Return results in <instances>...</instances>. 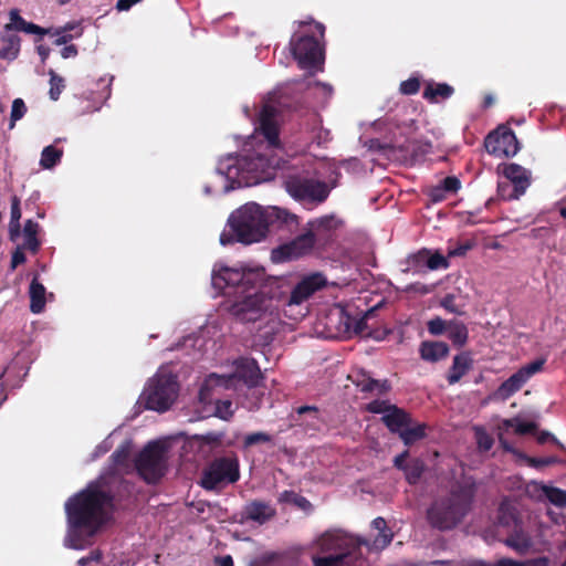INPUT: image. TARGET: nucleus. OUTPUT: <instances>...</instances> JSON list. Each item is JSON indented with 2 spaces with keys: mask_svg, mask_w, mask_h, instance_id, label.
Listing matches in <instances>:
<instances>
[{
  "mask_svg": "<svg viewBox=\"0 0 566 566\" xmlns=\"http://www.w3.org/2000/svg\"><path fill=\"white\" fill-rule=\"evenodd\" d=\"M279 502L294 504L295 506L304 511L312 509L311 502L305 496L300 495L292 490L283 491L279 496Z\"/></svg>",
  "mask_w": 566,
  "mask_h": 566,
  "instance_id": "nucleus-37",
  "label": "nucleus"
},
{
  "mask_svg": "<svg viewBox=\"0 0 566 566\" xmlns=\"http://www.w3.org/2000/svg\"><path fill=\"white\" fill-rule=\"evenodd\" d=\"M525 379L520 375L518 371L514 373L510 376L505 381H503L496 390L497 396L505 400L518 391L525 384Z\"/></svg>",
  "mask_w": 566,
  "mask_h": 566,
  "instance_id": "nucleus-28",
  "label": "nucleus"
},
{
  "mask_svg": "<svg viewBox=\"0 0 566 566\" xmlns=\"http://www.w3.org/2000/svg\"><path fill=\"white\" fill-rule=\"evenodd\" d=\"M233 415L232 402L230 400H218L216 403V416L223 420H229Z\"/></svg>",
  "mask_w": 566,
  "mask_h": 566,
  "instance_id": "nucleus-51",
  "label": "nucleus"
},
{
  "mask_svg": "<svg viewBox=\"0 0 566 566\" xmlns=\"http://www.w3.org/2000/svg\"><path fill=\"white\" fill-rule=\"evenodd\" d=\"M101 558H102V554L99 552H91V554L88 556L80 558L77 564L80 566H86L92 560L99 562Z\"/></svg>",
  "mask_w": 566,
  "mask_h": 566,
  "instance_id": "nucleus-63",
  "label": "nucleus"
},
{
  "mask_svg": "<svg viewBox=\"0 0 566 566\" xmlns=\"http://www.w3.org/2000/svg\"><path fill=\"white\" fill-rule=\"evenodd\" d=\"M276 514L269 503L260 500H253L244 506L242 511V521H253L260 525L272 520Z\"/></svg>",
  "mask_w": 566,
  "mask_h": 566,
  "instance_id": "nucleus-20",
  "label": "nucleus"
},
{
  "mask_svg": "<svg viewBox=\"0 0 566 566\" xmlns=\"http://www.w3.org/2000/svg\"><path fill=\"white\" fill-rule=\"evenodd\" d=\"M62 150L54 148L53 146H46L41 155L40 165L44 169L53 168L61 159Z\"/></svg>",
  "mask_w": 566,
  "mask_h": 566,
  "instance_id": "nucleus-41",
  "label": "nucleus"
},
{
  "mask_svg": "<svg viewBox=\"0 0 566 566\" xmlns=\"http://www.w3.org/2000/svg\"><path fill=\"white\" fill-rule=\"evenodd\" d=\"M394 405H390L387 400H373L367 405V410L371 413H388Z\"/></svg>",
  "mask_w": 566,
  "mask_h": 566,
  "instance_id": "nucleus-52",
  "label": "nucleus"
},
{
  "mask_svg": "<svg viewBox=\"0 0 566 566\" xmlns=\"http://www.w3.org/2000/svg\"><path fill=\"white\" fill-rule=\"evenodd\" d=\"M283 323L284 321H266L254 335V345L262 347L270 345L275 339L277 327Z\"/></svg>",
  "mask_w": 566,
  "mask_h": 566,
  "instance_id": "nucleus-26",
  "label": "nucleus"
},
{
  "mask_svg": "<svg viewBox=\"0 0 566 566\" xmlns=\"http://www.w3.org/2000/svg\"><path fill=\"white\" fill-rule=\"evenodd\" d=\"M313 248V241H311V238L305 232L292 241L273 249L271 256L275 262H285L307 254Z\"/></svg>",
  "mask_w": 566,
  "mask_h": 566,
  "instance_id": "nucleus-16",
  "label": "nucleus"
},
{
  "mask_svg": "<svg viewBox=\"0 0 566 566\" xmlns=\"http://www.w3.org/2000/svg\"><path fill=\"white\" fill-rule=\"evenodd\" d=\"M310 335L326 340H347L353 337L384 340L390 333L389 327H371L368 321H311Z\"/></svg>",
  "mask_w": 566,
  "mask_h": 566,
  "instance_id": "nucleus-7",
  "label": "nucleus"
},
{
  "mask_svg": "<svg viewBox=\"0 0 566 566\" xmlns=\"http://www.w3.org/2000/svg\"><path fill=\"white\" fill-rule=\"evenodd\" d=\"M381 420L390 432L398 434L406 426L412 424V418L410 413L395 405L388 413L382 416Z\"/></svg>",
  "mask_w": 566,
  "mask_h": 566,
  "instance_id": "nucleus-21",
  "label": "nucleus"
},
{
  "mask_svg": "<svg viewBox=\"0 0 566 566\" xmlns=\"http://www.w3.org/2000/svg\"><path fill=\"white\" fill-rule=\"evenodd\" d=\"M449 266L448 258L436 251L431 253L429 250V258H427V268L429 270H437L440 268L447 269Z\"/></svg>",
  "mask_w": 566,
  "mask_h": 566,
  "instance_id": "nucleus-49",
  "label": "nucleus"
},
{
  "mask_svg": "<svg viewBox=\"0 0 566 566\" xmlns=\"http://www.w3.org/2000/svg\"><path fill=\"white\" fill-rule=\"evenodd\" d=\"M272 441V437L266 432H252L244 437L243 447L250 448L259 443H268Z\"/></svg>",
  "mask_w": 566,
  "mask_h": 566,
  "instance_id": "nucleus-47",
  "label": "nucleus"
},
{
  "mask_svg": "<svg viewBox=\"0 0 566 566\" xmlns=\"http://www.w3.org/2000/svg\"><path fill=\"white\" fill-rule=\"evenodd\" d=\"M317 545L322 555L312 556L313 566H359L363 563L358 538L326 533Z\"/></svg>",
  "mask_w": 566,
  "mask_h": 566,
  "instance_id": "nucleus-6",
  "label": "nucleus"
},
{
  "mask_svg": "<svg viewBox=\"0 0 566 566\" xmlns=\"http://www.w3.org/2000/svg\"><path fill=\"white\" fill-rule=\"evenodd\" d=\"M369 149L385 155H389L396 149V147L391 144L382 143L379 139H371L369 142Z\"/></svg>",
  "mask_w": 566,
  "mask_h": 566,
  "instance_id": "nucleus-55",
  "label": "nucleus"
},
{
  "mask_svg": "<svg viewBox=\"0 0 566 566\" xmlns=\"http://www.w3.org/2000/svg\"><path fill=\"white\" fill-rule=\"evenodd\" d=\"M284 187L296 200L310 202H323L329 193L325 182L297 176L286 178Z\"/></svg>",
  "mask_w": 566,
  "mask_h": 566,
  "instance_id": "nucleus-12",
  "label": "nucleus"
},
{
  "mask_svg": "<svg viewBox=\"0 0 566 566\" xmlns=\"http://www.w3.org/2000/svg\"><path fill=\"white\" fill-rule=\"evenodd\" d=\"M507 181L517 188V191L525 193L531 184V172L517 164H509L503 171Z\"/></svg>",
  "mask_w": 566,
  "mask_h": 566,
  "instance_id": "nucleus-22",
  "label": "nucleus"
},
{
  "mask_svg": "<svg viewBox=\"0 0 566 566\" xmlns=\"http://www.w3.org/2000/svg\"><path fill=\"white\" fill-rule=\"evenodd\" d=\"M419 88H420V82L416 77L403 81L400 84V92L405 95L416 94L419 91Z\"/></svg>",
  "mask_w": 566,
  "mask_h": 566,
  "instance_id": "nucleus-54",
  "label": "nucleus"
},
{
  "mask_svg": "<svg viewBox=\"0 0 566 566\" xmlns=\"http://www.w3.org/2000/svg\"><path fill=\"white\" fill-rule=\"evenodd\" d=\"M497 195L500 198L504 200H513L518 199L523 192L517 191V188L513 186L510 181H500L497 185Z\"/></svg>",
  "mask_w": 566,
  "mask_h": 566,
  "instance_id": "nucleus-44",
  "label": "nucleus"
},
{
  "mask_svg": "<svg viewBox=\"0 0 566 566\" xmlns=\"http://www.w3.org/2000/svg\"><path fill=\"white\" fill-rule=\"evenodd\" d=\"M460 180L454 177V176H449V177H446L443 180H442V185L441 187L444 189V191H448V192H455L460 189Z\"/></svg>",
  "mask_w": 566,
  "mask_h": 566,
  "instance_id": "nucleus-58",
  "label": "nucleus"
},
{
  "mask_svg": "<svg viewBox=\"0 0 566 566\" xmlns=\"http://www.w3.org/2000/svg\"><path fill=\"white\" fill-rule=\"evenodd\" d=\"M474 490L469 485H459L449 496L436 500L427 510L429 524L440 531L455 527L471 510Z\"/></svg>",
  "mask_w": 566,
  "mask_h": 566,
  "instance_id": "nucleus-5",
  "label": "nucleus"
},
{
  "mask_svg": "<svg viewBox=\"0 0 566 566\" xmlns=\"http://www.w3.org/2000/svg\"><path fill=\"white\" fill-rule=\"evenodd\" d=\"M450 323L452 321H429L428 329L432 335L447 334Z\"/></svg>",
  "mask_w": 566,
  "mask_h": 566,
  "instance_id": "nucleus-53",
  "label": "nucleus"
},
{
  "mask_svg": "<svg viewBox=\"0 0 566 566\" xmlns=\"http://www.w3.org/2000/svg\"><path fill=\"white\" fill-rule=\"evenodd\" d=\"M545 364L544 358L536 359L523 367H521L517 371L522 377L527 381L533 375L541 371L543 369V366Z\"/></svg>",
  "mask_w": 566,
  "mask_h": 566,
  "instance_id": "nucleus-46",
  "label": "nucleus"
},
{
  "mask_svg": "<svg viewBox=\"0 0 566 566\" xmlns=\"http://www.w3.org/2000/svg\"><path fill=\"white\" fill-rule=\"evenodd\" d=\"M433 290H434V284L426 285V284H421V283H413V284H409V285L405 289V291H406V292H409V293H417V294H421V295L429 294V293H431Z\"/></svg>",
  "mask_w": 566,
  "mask_h": 566,
  "instance_id": "nucleus-57",
  "label": "nucleus"
},
{
  "mask_svg": "<svg viewBox=\"0 0 566 566\" xmlns=\"http://www.w3.org/2000/svg\"><path fill=\"white\" fill-rule=\"evenodd\" d=\"M472 359L468 353H461L453 358L452 366L447 375L449 385L457 384L471 368Z\"/></svg>",
  "mask_w": 566,
  "mask_h": 566,
  "instance_id": "nucleus-24",
  "label": "nucleus"
},
{
  "mask_svg": "<svg viewBox=\"0 0 566 566\" xmlns=\"http://www.w3.org/2000/svg\"><path fill=\"white\" fill-rule=\"evenodd\" d=\"M392 537H394V533L391 532L390 528H387V530L378 532V534L375 536L373 542H369L367 539H363V541L358 539V542L360 543V546L365 545L369 549L380 551V549L386 548L391 543Z\"/></svg>",
  "mask_w": 566,
  "mask_h": 566,
  "instance_id": "nucleus-35",
  "label": "nucleus"
},
{
  "mask_svg": "<svg viewBox=\"0 0 566 566\" xmlns=\"http://www.w3.org/2000/svg\"><path fill=\"white\" fill-rule=\"evenodd\" d=\"M27 112V106L21 98H15L12 103L11 116H10V127L14 126V123L21 119Z\"/></svg>",
  "mask_w": 566,
  "mask_h": 566,
  "instance_id": "nucleus-50",
  "label": "nucleus"
},
{
  "mask_svg": "<svg viewBox=\"0 0 566 566\" xmlns=\"http://www.w3.org/2000/svg\"><path fill=\"white\" fill-rule=\"evenodd\" d=\"M240 479L239 461L237 458L220 457L212 460L202 471L200 486L207 491L221 489L235 483Z\"/></svg>",
  "mask_w": 566,
  "mask_h": 566,
  "instance_id": "nucleus-10",
  "label": "nucleus"
},
{
  "mask_svg": "<svg viewBox=\"0 0 566 566\" xmlns=\"http://www.w3.org/2000/svg\"><path fill=\"white\" fill-rule=\"evenodd\" d=\"M505 544L518 553H526L532 546V539L523 530H514L505 539Z\"/></svg>",
  "mask_w": 566,
  "mask_h": 566,
  "instance_id": "nucleus-30",
  "label": "nucleus"
},
{
  "mask_svg": "<svg viewBox=\"0 0 566 566\" xmlns=\"http://www.w3.org/2000/svg\"><path fill=\"white\" fill-rule=\"evenodd\" d=\"M30 310L34 314L42 312L45 305V287L41 284L36 277H34L30 284Z\"/></svg>",
  "mask_w": 566,
  "mask_h": 566,
  "instance_id": "nucleus-27",
  "label": "nucleus"
},
{
  "mask_svg": "<svg viewBox=\"0 0 566 566\" xmlns=\"http://www.w3.org/2000/svg\"><path fill=\"white\" fill-rule=\"evenodd\" d=\"M10 21L11 22L4 27L7 33H10L12 30L40 35L51 33V29H43L32 22H27L23 18L20 17L19 10L17 9H12L10 11Z\"/></svg>",
  "mask_w": 566,
  "mask_h": 566,
  "instance_id": "nucleus-23",
  "label": "nucleus"
},
{
  "mask_svg": "<svg viewBox=\"0 0 566 566\" xmlns=\"http://www.w3.org/2000/svg\"><path fill=\"white\" fill-rule=\"evenodd\" d=\"M555 463H557V459L555 457L528 458V464L536 469H542Z\"/></svg>",
  "mask_w": 566,
  "mask_h": 566,
  "instance_id": "nucleus-56",
  "label": "nucleus"
},
{
  "mask_svg": "<svg viewBox=\"0 0 566 566\" xmlns=\"http://www.w3.org/2000/svg\"><path fill=\"white\" fill-rule=\"evenodd\" d=\"M20 219H21L20 200L17 196H14L11 200L10 222L20 223Z\"/></svg>",
  "mask_w": 566,
  "mask_h": 566,
  "instance_id": "nucleus-60",
  "label": "nucleus"
},
{
  "mask_svg": "<svg viewBox=\"0 0 566 566\" xmlns=\"http://www.w3.org/2000/svg\"><path fill=\"white\" fill-rule=\"evenodd\" d=\"M427 426L424 423L415 422L411 426H406L399 433V438L406 446H411L415 442L426 437Z\"/></svg>",
  "mask_w": 566,
  "mask_h": 566,
  "instance_id": "nucleus-31",
  "label": "nucleus"
},
{
  "mask_svg": "<svg viewBox=\"0 0 566 566\" xmlns=\"http://www.w3.org/2000/svg\"><path fill=\"white\" fill-rule=\"evenodd\" d=\"M340 224L342 221L335 216H324L308 222L306 233L313 241L314 248H323L333 239L334 232Z\"/></svg>",
  "mask_w": 566,
  "mask_h": 566,
  "instance_id": "nucleus-15",
  "label": "nucleus"
},
{
  "mask_svg": "<svg viewBox=\"0 0 566 566\" xmlns=\"http://www.w3.org/2000/svg\"><path fill=\"white\" fill-rule=\"evenodd\" d=\"M179 385L174 375L155 376L145 391V407L149 410L165 412L175 402Z\"/></svg>",
  "mask_w": 566,
  "mask_h": 566,
  "instance_id": "nucleus-11",
  "label": "nucleus"
},
{
  "mask_svg": "<svg viewBox=\"0 0 566 566\" xmlns=\"http://www.w3.org/2000/svg\"><path fill=\"white\" fill-rule=\"evenodd\" d=\"M269 160L263 155H250L244 157L229 156L219 161L217 172L226 178L223 192L240 187L258 185L269 178Z\"/></svg>",
  "mask_w": 566,
  "mask_h": 566,
  "instance_id": "nucleus-3",
  "label": "nucleus"
},
{
  "mask_svg": "<svg viewBox=\"0 0 566 566\" xmlns=\"http://www.w3.org/2000/svg\"><path fill=\"white\" fill-rule=\"evenodd\" d=\"M453 94V87L446 84L440 83L433 86L432 84L427 85L423 97L427 99H434L437 96H441L442 98H448Z\"/></svg>",
  "mask_w": 566,
  "mask_h": 566,
  "instance_id": "nucleus-40",
  "label": "nucleus"
},
{
  "mask_svg": "<svg viewBox=\"0 0 566 566\" xmlns=\"http://www.w3.org/2000/svg\"><path fill=\"white\" fill-rule=\"evenodd\" d=\"M39 231V224L33 220L29 219L25 221L23 227V235L25 238L23 248L35 253L39 250L40 241L36 238Z\"/></svg>",
  "mask_w": 566,
  "mask_h": 566,
  "instance_id": "nucleus-34",
  "label": "nucleus"
},
{
  "mask_svg": "<svg viewBox=\"0 0 566 566\" xmlns=\"http://www.w3.org/2000/svg\"><path fill=\"white\" fill-rule=\"evenodd\" d=\"M503 426L505 428H513L514 432L520 436L532 434L537 430V426L535 422L520 421L516 418L505 419L503 421Z\"/></svg>",
  "mask_w": 566,
  "mask_h": 566,
  "instance_id": "nucleus-38",
  "label": "nucleus"
},
{
  "mask_svg": "<svg viewBox=\"0 0 566 566\" xmlns=\"http://www.w3.org/2000/svg\"><path fill=\"white\" fill-rule=\"evenodd\" d=\"M357 387L360 388L363 392H373L377 391L378 394H385L390 389V386L387 380L379 381L366 374H360L358 378L355 380Z\"/></svg>",
  "mask_w": 566,
  "mask_h": 566,
  "instance_id": "nucleus-29",
  "label": "nucleus"
},
{
  "mask_svg": "<svg viewBox=\"0 0 566 566\" xmlns=\"http://www.w3.org/2000/svg\"><path fill=\"white\" fill-rule=\"evenodd\" d=\"M268 228L274 226L287 232H295L298 228V217L286 209L270 207L265 210Z\"/></svg>",
  "mask_w": 566,
  "mask_h": 566,
  "instance_id": "nucleus-19",
  "label": "nucleus"
},
{
  "mask_svg": "<svg viewBox=\"0 0 566 566\" xmlns=\"http://www.w3.org/2000/svg\"><path fill=\"white\" fill-rule=\"evenodd\" d=\"M493 439L483 431H478V446L482 451H489L493 447Z\"/></svg>",
  "mask_w": 566,
  "mask_h": 566,
  "instance_id": "nucleus-59",
  "label": "nucleus"
},
{
  "mask_svg": "<svg viewBox=\"0 0 566 566\" xmlns=\"http://www.w3.org/2000/svg\"><path fill=\"white\" fill-rule=\"evenodd\" d=\"M484 146L489 154L499 157H512L520 150V143L514 132L506 127H499L490 133L485 138Z\"/></svg>",
  "mask_w": 566,
  "mask_h": 566,
  "instance_id": "nucleus-14",
  "label": "nucleus"
},
{
  "mask_svg": "<svg viewBox=\"0 0 566 566\" xmlns=\"http://www.w3.org/2000/svg\"><path fill=\"white\" fill-rule=\"evenodd\" d=\"M135 484L114 472H104L65 503L66 547L84 549L113 511L126 506Z\"/></svg>",
  "mask_w": 566,
  "mask_h": 566,
  "instance_id": "nucleus-1",
  "label": "nucleus"
},
{
  "mask_svg": "<svg viewBox=\"0 0 566 566\" xmlns=\"http://www.w3.org/2000/svg\"><path fill=\"white\" fill-rule=\"evenodd\" d=\"M409 457V451L405 450L400 454L396 455L394 459V467L398 470L403 471L405 468L408 465L407 458Z\"/></svg>",
  "mask_w": 566,
  "mask_h": 566,
  "instance_id": "nucleus-61",
  "label": "nucleus"
},
{
  "mask_svg": "<svg viewBox=\"0 0 566 566\" xmlns=\"http://www.w3.org/2000/svg\"><path fill=\"white\" fill-rule=\"evenodd\" d=\"M420 356L427 361H438L449 354V346L443 342H422L420 345Z\"/></svg>",
  "mask_w": 566,
  "mask_h": 566,
  "instance_id": "nucleus-25",
  "label": "nucleus"
},
{
  "mask_svg": "<svg viewBox=\"0 0 566 566\" xmlns=\"http://www.w3.org/2000/svg\"><path fill=\"white\" fill-rule=\"evenodd\" d=\"M2 41L3 46L0 48V59H15L20 50V38L17 34L6 32Z\"/></svg>",
  "mask_w": 566,
  "mask_h": 566,
  "instance_id": "nucleus-33",
  "label": "nucleus"
},
{
  "mask_svg": "<svg viewBox=\"0 0 566 566\" xmlns=\"http://www.w3.org/2000/svg\"><path fill=\"white\" fill-rule=\"evenodd\" d=\"M50 75V97L53 101H57L62 90L64 88V80L60 75H57L53 70L49 71Z\"/></svg>",
  "mask_w": 566,
  "mask_h": 566,
  "instance_id": "nucleus-45",
  "label": "nucleus"
},
{
  "mask_svg": "<svg viewBox=\"0 0 566 566\" xmlns=\"http://www.w3.org/2000/svg\"><path fill=\"white\" fill-rule=\"evenodd\" d=\"M294 59L302 69H310L323 61V51L318 41L312 35L296 36L291 40Z\"/></svg>",
  "mask_w": 566,
  "mask_h": 566,
  "instance_id": "nucleus-13",
  "label": "nucleus"
},
{
  "mask_svg": "<svg viewBox=\"0 0 566 566\" xmlns=\"http://www.w3.org/2000/svg\"><path fill=\"white\" fill-rule=\"evenodd\" d=\"M276 115L277 112L273 106L264 105L259 114L256 128V132H260L274 148L280 146Z\"/></svg>",
  "mask_w": 566,
  "mask_h": 566,
  "instance_id": "nucleus-18",
  "label": "nucleus"
},
{
  "mask_svg": "<svg viewBox=\"0 0 566 566\" xmlns=\"http://www.w3.org/2000/svg\"><path fill=\"white\" fill-rule=\"evenodd\" d=\"M135 469L146 483L159 482L168 469L166 448L160 442H149L136 457Z\"/></svg>",
  "mask_w": 566,
  "mask_h": 566,
  "instance_id": "nucleus-9",
  "label": "nucleus"
},
{
  "mask_svg": "<svg viewBox=\"0 0 566 566\" xmlns=\"http://www.w3.org/2000/svg\"><path fill=\"white\" fill-rule=\"evenodd\" d=\"M441 306L449 313L453 315H464L463 311L465 306V300L460 294L450 293L447 294L440 302Z\"/></svg>",
  "mask_w": 566,
  "mask_h": 566,
  "instance_id": "nucleus-32",
  "label": "nucleus"
},
{
  "mask_svg": "<svg viewBox=\"0 0 566 566\" xmlns=\"http://www.w3.org/2000/svg\"><path fill=\"white\" fill-rule=\"evenodd\" d=\"M447 337L455 345L463 346L468 339V328L463 324H449Z\"/></svg>",
  "mask_w": 566,
  "mask_h": 566,
  "instance_id": "nucleus-39",
  "label": "nucleus"
},
{
  "mask_svg": "<svg viewBox=\"0 0 566 566\" xmlns=\"http://www.w3.org/2000/svg\"><path fill=\"white\" fill-rule=\"evenodd\" d=\"M264 276L262 268H229L216 265L211 283L216 290L229 298V310L232 315L265 312L271 300L258 291Z\"/></svg>",
  "mask_w": 566,
  "mask_h": 566,
  "instance_id": "nucleus-2",
  "label": "nucleus"
},
{
  "mask_svg": "<svg viewBox=\"0 0 566 566\" xmlns=\"http://www.w3.org/2000/svg\"><path fill=\"white\" fill-rule=\"evenodd\" d=\"M234 373L229 377L210 374L202 382L199 390L201 401H208L210 390L214 387H228L233 379L242 381L248 388L260 386L263 376L258 361L254 358L239 357L233 361Z\"/></svg>",
  "mask_w": 566,
  "mask_h": 566,
  "instance_id": "nucleus-8",
  "label": "nucleus"
},
{
  "mask_svg": "<svg viewBox=\"0 0 566 566\" xmlns=\"http://www.w3.org/2000/svg\"><path fill=\"white\" fill-rule=\"evenodd\" d=\"M543 492L547 500L558 507L566 506V491L555 486H543Z\"/></svg>",
  "mask_w": 566,
  "mask_h": 566,
  "instance_id": "nucleus-42",
  "label": "nucleus"
},
{
  "mask_svg": "<svg viewBox=\"0 0 566 566\" xmlns=\"http://www.w3.org/2000/svg\"><path fill=\"white\" fill-rule=\"evenodd\" d=\"M228 223L232 232H222L220 243L228 245L234 241L243 244L259 242L266 237L268 222L263 208L254 202L247 203L231 213Z\"/></svg>",
  "mask_w": 566,
  "mask_h": 566,
  "instance_id": "nucleus-4",
  "label": "nucleus"
},
{
  "mask_svg": "<svg viewBox=\"0 0 566 566\" xmlns=\"http://www.w3.org/2000/svg\"><path fill=\"white\" fill-rule=\"evenodd\" d=\"M424 472V463L422 460L416 458L408 462L403 473L409 484L413 485L419 482Z\"/></svg>",
  "mask_w": 566,
  "mask_h": 566,
  "instance_id": "nucleus-36",
  "label": "nucleus"
},
{
  "mask_svg": "<svg viewBox=\"0 0 566 566\" xmlns=\"http://www.w3.org/2000/svg\"><path fill=\"white\" fill-rule=\"evenodd\" d=\"M427 258H429V250L428 249H421L417 253H413L409 255L407 259V263L420 271L423 266L427 268Z\"/></svg>",
  "mask_w": 566,
  "mask_h": 566,
  "instance_id": "nucleus-48",
  "label": "nucleus"
},
{
  "mask_svg": "<svg viewBox=\"0 0 566 566\" xmlns=\"http://www.w3.org/2000/svg\"><path fill=\"white\" fill-rule=\"evenodd\" d=\"M129 459V448L128 447H119L117 448L112 455L109 457V460L113 463V467L107 470L106 472H114L117 474L116 469L120 467H125ZM118 475H120L118 473Z\"/></svg>",
  "mask_w": 566,
  "mask_h": 566,
  "instance_id": "nucleus-43",
  "label": "nucleus"
},
{
  "mask_svg": "<svg viewBox=\"0 0 566 566\" xmlns=\"http://www.w3.org/2000/svg\"><path fill=\"white\" fill-rule=\"evenodd\" d=\"M327 280L322 273L304 276L292 290L287 304L300 305L307 301L316 291L324 289Z\"/></svg>",
  "mask_w": 566,
  "mask_h": 566,
  "instance_id": "nucleus-17",
  "label": "nucleus"
},
{
  "mask_svg": "<svg viewBox=\"0 0 566 566\" xmlns=\"http://www.w3.org/2000/svg\"><path fill=\"white\" fill-rule=\"evenodd\" d=\"M25 262V255L22 252V248L18 247L17 250L12 253L11 258V268L15 269L18 265Z\"/></svg>",
  "mask_w": 566,
  "mask_h": 566,
  "instance_id": "nucleus-62",
  "label": "nucleus"
},
{
  "mask_svg": "<svg viewBox=\"0 0 566 566\" xmlns=\"http://www.w3.org/2000/svg\"><path fill=\"white\" fill-rule=\"evenodd\" d=\"M518 564L522 566H548V560L545 557H539L527 562H518Z\"/></svg>",
  "mask_w": 566,
  "mask_h": 566,
  "instance_id": "nucleus-64",
  "label": "nucleus"
}]
</instances>
